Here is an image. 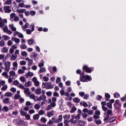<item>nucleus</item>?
<instances>
[{
  "mask_svg": "<svg viewBox=\"0 0 126 126\" xmlns=\"http://www.w3.org/2000/svg\"><path fill=\"white\" fill-rule=\"evenodd\" d=\"M80 80L82 82H87V80L88 81H91L92 78H91V76L86 75V76H81L80 77Z\"/></svg>",
  "mask_w": 126,
  "mask_h": 126,
  "instance_id": "nucleus-1",
  "label": "nucleus"
},
{
  "mask_svg": "<svg viewBox=\"0 0 126 126\" xmlns=\"http://www.w3.org/2000/svg\"><path fill=\"white\" fill-rule=\"evenodd\" d=\"M42 87L46 89H52L54 88V85L52 84V82H51L44 83L42 84Z\"/></svg>",
  "mask_w": 126,
  "mask_h": 126,
  "instance_id": "nucleus-2",
  "label": "nucleus"
},
{
  "mask_svg": "<svg viewBox=\"0 0 126 126\" xmlns=\"http://www.w3.org/2000/svg\"><path fill=\"white\" fill-rule=\"evenodd\" d=\"M11 65V63L9 62H7L4 63V69L5 71L8 72L10 70V66Z\"/></svg>",
  "mask_w": 126,
  "mask_h": 126,
  "instance_id": "nucleus-3",
  "label": "nucleus"
},
{
  "mask_svg": "<svg viewBox=\"0 0 126 126\" xmlns=\"http://www.w3.org/2000/svg\"><path fill=\"white\" fill-rule=\"evenodd\" d=\"M16 123L20 126H27V123L20 119H18Z\"/></svg>",
  "mask_w": 126,
  "mask_h": 126,
  "instance_id": "nucleus-4",
  "label": "nucleus"
},
{
  "mask_svg": "<svg viewBox=\"0 0 126 126\" xmlns=\"http://www.w3.org/2000/svg\"><path fill=\"white\" fill-rule=\"evenodd\" d=\"M3 10L5 13H10L11 12V9H10V6H5L3 7Z\"/></svg>",
  "mask_w": 126,
  "mask_h": 126,
  "instance_id": "nucleus-5",
  "label": "nucleus"
},
{
  "mask_svg": "<svg viewBox=\"0 0 126 126\" xmlns=\"http://www.w3.org/2000/svg\"><path fill=\"white\" fill-rule=\"evenodd\" d=\"M21 89L24 90V93L26 95H31V92L30 91V89L28 88H25L24 86V88H21Z\"/></svg>",
  "mask_w": 126,
  "mask_h": 126,
  "instance_id": "nucleus-6",
  "label": "nucleus"
},
{
  "mask_svg": "<svg viewBox=\"0 0 126 126\" xmlns=\"http://www.w3.org/2000/svg\"><path fill=\"white\" fill-rule=\"evenodd\" d=\"M37 101H47V96L45 95H41L37 99Z\"/></svg>",
  "mask_w": 126,
  "mask_h": 126,
  "instance_id": "nucleus-7",
  "label": "nucleus"
},
{
  "mask_svg": "<svg viewBox=\"0 0 126 126\" xmlns=\"http://www.w3.org/2000/svg\"><path fill=\"white\" fill-rule=\"evenodd\" d=\"M13 84L14 85H16V86H17V87H19V88H24V86L21 85V84H20L19 82H18V81L17 80H15Z\"/></svg>",
  "mask_w": 126,
  "mask_h": 126,
  "instance_id": "nucleus-8",
  "label": "nucleus"
},
{
  "mask_svg": "<svg viewBox=\"0 0 126 126\" xmlns=\"http://www.w3.org/2000/svg\"><path fill=\"white\" fill-rule=\"evenodd\" d=\"M56 104L55 103H50V105H48L46 108V111H50V110H52L53 108H55L56 107Z\"/></svg>",
  "mask_w": 126,
  "mask_h": 126,
  "instance_id": "nucleus-9",
  "label": "nucleus"
},
{
  "mask_svg": "<svg viewBox=\"0 0 126 126\" xmlns=\"http://www.w3.org/2000/svg\"><path fill=\"white\" fill-rule=\"evenodd\" d=\"M31 27H32V30H30L29 29H28L26 30V33L27 34H28V35H30V34H31L32 32H33V31H34V24H32L31 25Z\"/></svg>",
  "mask_w": 126,
  "mask_h": 126,
  "instance_id": "nucleus-10",
  "label": "nucleus"
},
{
  "mask_svg": "<svg viewBox=\"0 0 126 126\" xmlns=\"http://www.w3.org/2000/svg\"><path fill=\"white\" fill-rule=\"evenodd\" d=\"M6 23H7V20L6 19H3L2 21L0 22V27H1V28L4 27V25Z\"/></svg>",
  "mask_w": 126,
  "mask_h": 126,
  "instance_id": "nucleus-11",
  "label": "nucleus"
},
{
  "mask_svg": "<svg viewBox=\"0 0 126 126\" xmlns=\"http://www.w3.org/2000/svg\"><path fill=\"white\" fill-rule=\"evenodd\" d=\"M25 60L26 61H27V62H28V65H29V66H30L33 64V60L29 58H27L25 59Z\"/></svg>",
  "mask_w": 126,
  "mask_h": 126,
  "instance_id": "nucleus-12",
  "label": "nucleus"
},
{
  "mask_svg": "<svg viewBox=\"0 0 126 126\" xmlns=\"http://www.w3.org/2000/svg\"><path fill=\"white\" fill-rule=\"evenodd\" d=\"M32 81L33 83H34L35 86H39V85H40V82L38 81V80H37V78L33 77L32 78Z\"/></svg>",
  "mask_w": 126,
  "mask_h": 126,
  "instance_id": "nucleus-13",
  "label": "nucleus"
},
{
  "mask_svg": "<svg viewBox=\"0 0 126 126\" xmlns=\"http://www.w3.org/2000/svg\"><path fill=\"white\" fill-rule=\"evenodd\" d=\"M83 69L85 70L86 72H87L88 73H91V69L89 68L87 65L84 66Z\"/></svg>",
  "mask_w": 126,
  "mask_h": 126,
  "instance_id": "nucleus-14",
  "label": "nucleus"
},
{
  "mask_svg": "<svg viewBox=\"0 0 126 126\" xmlns=\"http://www.w3.org/2000/svg\"><path fill=\"white\" fill-rule=\"evenodd\" d=\"M11 41L15 42L16 44H19V43H20V39L15 37H12Z\"/></svg>",
  "mask_w": 126,
  "mask_h": 126,
  "instance_id": "nucleus-15",
  "label": "nucleus"
},
{
  "mask_svg": "<svg viewBox=\"0 0 126 126\" xmlns=\"http://www.w3.org/2000/svg\"><path fill=\"white\" fill-rule=\"evenodd\" d=\"M10 77H12V78H15V76H16V74L14 71H10L9 72Z\"/></svg>",
  "mask_w": 126,
  "mask_h": 126,
  "instance_id": "nucleus-16",
  "label": "nucleus"
},
{
  "mask_svg": "<svg viewBox=\"0 0 126 126\" xmlns=\"http://www.w3.org/2000/svg\"><path fill=\"white\" fill-rule=\"evenodd\" d=\"M9 27L10 28L12 31H14L15 32L16 31V28L14 27V25L13 24H10L9 25Z\"/></svg>",
  "mask_w": 126,
  "mask_h": 126,
  "instance_id": "nucleus-17",
  "label": "nucleus"
},
{
  "mask_svg": "<svg viewBox=\"0 0 126 126\" xmlns=\"http://www.w3.org/2000/svg\"><path fill=\"white\" fill-rule=\"evenodd\" d=\"M12 65L13 70H17V67L18 66V64L17 63V62H13L12 63Z\"/></svg>",
  "mask_w": 126,
  "mask_h": 126,
  "instance_id": "nucleus-18",
  "label": "nucleus"
},
{
  "mask_svg": "<svg viewBox=\"0 0 126 126\" xmlns=\"http://www.w3.org/2000/svg\"><path fill=\"white\" fill-rule=\"evenodd\" d=\"M33 75H34V73H33V72L29 71L25 74V77H26V78H29V76L32 77Z\"/></svg>",
  "mask_w": 126,
  "mask_h": 126,
  "instance_id": "nucleus-19",
  "label": "nucleus"
},
{
  "mask_svg": "<svg viewBox=\"0 0 126 126\" xmlns=\"http://www.w3.org/2000/svg\"><path fill=\"white\" fill-rule=\"evenodd\" d=\"M32 86V82L30 81H28L27 82H25V86L26 87H30V86Z\"/></svg>",
  "mask_w": 126,
  "mask_h": 126,
  "instance_id": "nucleus-20",
  "label": "nucleus"
},
{
  "mask_svg": "<svg viewBox=\"0 0 126 126\" xmlns=\"http://www.w3.org/2000/svg\"><path fill=\"white\" fill-rule=\"evenodd\" d=\"M80 117H81V114H77V116L72 115V120L74 119L75 120H80Z\"/></svg>",
  "mask_w": 126,
  "mask_h": 126,
  "instance_id": "nucleus-21",
  "label": "nucleus"
},
{
  "mask_svg": "<svg viewBox=\"0 0 126 126\" xmlns=\"http://www.w3.org/2000/svg\"><path fill=\"white\" fill-rule=\"evenodd\" d=\"M2 38L4 41H8V40H10V37L6 35H3Z\"/></svg>",
  "mask_w": 126,
  "mask_h": 126,
  "instance_id": "nucleus-22",
  "label": "nucleus"
},
{
  "mask_svg": "<svg viewBox=\"0 0 126 126\" xmlns=\"http://www.w3.org/2000/svg\"><path fill=\"white\" fill-rule=\"evenodd\" d=\"M54 115H55V112H54V111H52L50 112H48L47 116V117L50 118L51 117H53V116H54Z\"/></svg>",
  "mask_w": 126,
  "mask_h": 126,
  "instance_id": "nucleus-23",
  "label": "nucleus"
},
{
  "mask_svg": "<svg viewBox=\"0 0 126 126\" xmlns=\"http://www.w3.org/2000/svg\"><path fill=\"white\" fill-rule=\"evenodd\" d=\"M35 93L36 95H40L42 93V89L40 88L36 89L35 91Z\"/></svg>",
  "mask_w": 126,
  "mask_h": 126,
  "instance_id": "nucleus-24",
  "label": "nucleus"
},
{
  "mask_svg": "<svg viewBox=\"0 0 126 126\" xmlns=\"http://www.w3.org/2000/svg\"><path fill=\"white\" fill-rule=\"evenodd\" d=\"M34 108L35 110H39L41 108V105H40V102L39 103H36L34 105Z\"/></svg>",
  "mask_w": 126,
  "mask_h": 126,
  "instance_id": "nucleus-25",
  "label": "nucleus"
},
{
  "mask_svg": "<svg viewBox=\"0 0 126 126\" xmlns=\"http://www.w3.org/2000/svg\"><path fill=\"white\" fill-rule=\"evenodd\" d=\"M22 28L23 30V31H25L26 28H29V24L28 23H26L24 26H22Z\"/></svg>",
  "mask_w": 126,
  "mask_h": 126,
  "instance_id": "nucleus-26",
  "label": "nucleus"
},
{
  "mask_svg": "<svg viewBox=\"0 0 126 126\" xmlns=\"http://www.w3.org/2000/svg\"><path fill=\"white\" fill-rule=\"evenodd\" d=\"M57 120V123L59 124V123H61L62 121H63V115H60L58 116Z\"/></svg>",
  "mask_w": 126,
  "mask_h": 126,
  "instance_id": "nucleus-27",
  "label": "nucleus"
},
{
  "mask_svg": "<svg viewBox=\"0 0 126 126\" xmlns=\"http://www.w3.org/2000/svg\"><path fill=\"white\" fill-rule=\"evenodd\" d=\"M1 51L3 53H7L8 52V48L7 47H2Z\"/></svg>",
  "mask_w": 126,
  "mask_h": 126,
  "instance_id": "nucleus-28",
  "label": "nucleus"
},
{
  "mask_svg": "<svg viewBox=\"0 0 126 126\" xmlns=\"http://www.w3.org/2000/svg\"><path fill=\"white\" fill-rule=\"evenodd\" d=\"M1 75L2 76H4L5 78L8 79V77H9V76H8V74H7V72H3Z\"/></svg>",
  "mask_w": 126,
  "mask_h": 126,
  "instance_id": "nucleus-29",
  "label": "nucleus"
},
{
  "mask_svg": "<svg viewBox=\"0 0 126 126\" xmlns=\"http://www.w3.org/2000/svg\"><path fill=\"white\" fill-rule=\"evenodd\" d=\"M16 16L15 13H12L10 14V20L11 21H13V18H14Z\"/></svg>",
  "mask_w": 126,
  "mask_h": 126,
  "instance_id": "nucleus-30",
  "label": "nucleus"
},
{
  "mask_svg": "<svg viewBox=\"0 0 126 126\" xmlns=\"http://www.w3.org/2000/svg\"><path fill=\"white\" fill-rule=\"evenodd\" d=\"M13 94H12V93H10V92H6L5 94H4V96L5 97H11V96H12Z\"/></svg>",
  "mask_w": 126,
  "mask_h": 126,
  "instance_id": "nucleus-31",
  "label": "nucleus"
},
{
  "mask_svg": "<svg viewBox=\"0 0 126 126\" xmlns=\"http://www.w3.org/2000/svg\"><path fill=\"white\" fill-rule=\"evenodd\" d=\"M39 118H40V115H39V114H35L33 116V119L34 121H36V120H39Z\"/></svg>",
  "mask_w": 126,
  "mask_h": 126,
  "instance_id": "nucleus-32",
  "label": "nucleus"
},
{
  "mask_svg": "<svg viewBox=\"0 0 126 126\" xmlns=\"http://www.w3.org/2000/svg\"><path fill=\"white\" fill-rule=\"evenodd\" d=\"M78 124L79 125V126H84L85 125V122L84 121H82L81 120H79L78 122Z\"/></svg>",
  "mask_w": 126,
  "mask_h": 126,
  "instance_id": "nucleus-33",
  "label": "nucleus"
},
{
  "mask_svg": "<svg viewBox=\"0 0 126 126\" xmlns=\"http://www.w3.org/2000/svg\"><path fill=\"white\" fill-rule=\"evenodd\" d=\"M17 55H12L11 57V61H15L17 59Z\"/></svg>",
  "mask_w": 126,
  "mask_h": 126,
  "instance_id": "nucleus-34",
  "label": "nucleus"
},
{
  "mask_svg": "<svg viewBox=\"0 0 126 126\" xmlns=\"http://www.w3.org/2000/svg\"><path fill=\"white\" fill-rule=\"evenodd\" d=\"M105 98H106V101H109V99L111 98V95H110V94L108 93H106L105 94Z\"/></svg>",
  "mask_w": 126,
  "mask_h": 126,
  "instance_id": "nucleus-35",
  "label": "nucleus"
},
{
  "mask_svg": "<svg viewBox=\"0 0 126 126\" xmlns=\"http://www.w3.org/2000/svg\"><path fill=\"white\" fill-rule=\"evenodd\" d=\"M116 117H112L108 120V123H113V122H115V121H116Z\"/></svg>",
  "mask_w": 126,
  "mask_h": 126,
  "instance_id": "nucleus-36",
  "label": "nucleus"
},
{
  "mask_svg": "<svg viewBox=\"0 0 126 126\" xmlns=\"http://www.w3.org/2000/svg\"><path fill=\"white\" fill-rule=\"evenodd\" d=\"M7 87H8L7 85H4L1 87V90H2V91H5V90H6V89H7Z\"/></svg>",
  "mask_w": 126,
  "mask_h": 126,
  "instance_id": "nucleus-37",
  "label": "nucleus"
},
{
  "mask_svg": "<svg viewBox=\"0 0 126 126\" xmlns=\"http://www.w3.org/2000/svg\"><path fill=\"white\" fill-rule=\"evenodd\" d=\"M46 71V68L45 67H42L39 70V73H43V72H45Z\"/></svg>",
  "mask_w": 126,
  "mask_h": 126,
  "instance_id": "nucleus-38",
  "label": "nucleus"
},
{
  "mask_svg": "<svg viewBox=\"0 0 126 126\" xmlns=\"http://www.w3.org/2000/svg\"><path fill=\"white\" fill-rule=\"evenodd\" d=\"M109 119H110V116H109V115H106V116L103 119L104 123H108V121H109Z\"/></svg>",
  "mask_w": 126,
  "mask_h": 126,
  "instance_id": "nucleus-39",
  "label": "nucleus"
},
{
  "mask_svg": "<svg viewBox=\"0 0 126 126\" xmlns=\"http://www.w3.org/2000/svg\"><path fill=\"white\" fill-rule=\"evenodd\" d=\"M12 2V0H7L5 2L4 4H6L7 5H9V4H11Z\"/></svg>",
  "mask_w": 126,
  "mask_h": 126,
  "instance_id": "nucleus-40",
  "label": "nucleus"
},
{
  "mask_svg": "<svg viewBox=\"0 0 126 126\" xmlns=\"http://www.w3.org/2000/svg\"><path fill=\"white\" fill-rule=\"evenodd\" d=\"M63 118L64 120H69L70 119V115H64Z\"/></svg>",
  "mask_w": 126,
  "mask_h": 126,
  "instance_id": "nucleus-41",
  "label": "nucleus"
},
{
  "mask_svg": "<svg viewBox=\"0 0 126 126\" xmlns=\"http://www.w3.org/2000/svg\"><path fill=\"white\" fill-rule=\"evenodd\" d=\"M21 54V56L23 57H27L28 56V54L26 51H22Z\"/></svg>",
  "mask_w": 126,
  "mask_h": 126,
  "instance_id": "nucleus-42",
  "label": "nucleus"
},
{
  "mask_svg": "<svg viewBox=\"0 0 126 126\" xmlns=\"http://www.w3.org/2000/svg\"><path fill=\"white\" fill-rule=\"evenodd\" d=\"M9 102V98H5L3 100V102L4 104H7Z\"/></svg>",
  "mask_w": 126,
  "mask_h": 126,
  "instance_id": "nucleus-43",
  "label": "nucleus"
},
{
  "mask_svg": "<svg viewBox=\"0 0 126 126\" xmlns=\"http://www.w3.org/2000/svg\"><path fill=\"white\" fill-rule=\"evenodd\" d=\"M81 105H83L85 108H86V107H88V104L87 103L84 102V101H82L80 102Z\"/></svg>",
  "mask_w": 126,
  "mask_h": 126,
  "instance_id": "nucleus-44",
  "label": "nucleus"
},
{
  "mask_svg": "<svg viewBox=\"0 0 126 126\" xmlns=\"http://www.w3.org/2000/svg\"><path fill=\"white\" fill-rule=\"evenodd\" d=\"M20 113H21V116H23L27 114V113L25 111H23V110L22 109L20 110Z\"/></svg>",
  "mask_w": 126,
  "mask_h": 126,
  "instance_id": "nucleus-45",
  "label": "nucleus"
},
{
  "mask_svg": "<svg viewBox=\"0 0 126 126\" xmlns=\"http://www.w3.org/2000/svg\"><path fill=\"white\" fill-rule=\"evenodd\" d=\"M20 47L21 49H22L23 50H25V49H27V46H26V45L24 44H21Z\"/></svg>",
  "mask_w": 126,
  "mask_h": 126,
  "instance_id": "nucleus-46",
  "label": "nucleus"
},
{
  "mask_svg": "<svg viewBox=\"0 0 126 126\" xmlns=\"http://www.w3.org/2000/svg\"><path fill=\"white\" fill-rule=\"evenodd\" d=\"M3 85H5V81L1 80L0 81V87L1 86H3Z\"/></svg>",
  "mask_w": 126,
  "mask_h": 126,
  "instance_id": "nucleus-47",
  "label": "nucleus"
},
{
  "mask_svg": "<svg viewBox=\"0 0 126 126\" xmlns=\"http://www.w3.org/2000/svg\"><path fill=\"white\" fill-rule=\"evenodd\" d=\"M24 72H25V71L22 69H19L18 71V73H19V74H23Z\"/></svg>",
  "mask_w": 126,
  "mask_h": 126,
  "instance_id": "nucleus-48",
  "label": "nucleus"
},
{
  "mask_svg": "<svg viewBox=\"0 0 126 126\" xmlns=\"http://www.w3.org/2000/svg\"><path fill=\"white\" fill-rule=\"evenodd\" d=\"M5 45V42H4V40H2L0 41V47H4Z\"/></svg>",
  "mask_w": 126,
  "mask_h": 126,
  "instance_id": "nucleus-49",
  "label": "nucleus"
},
{
  "mask_svg": "<svg viewBox=\"0 0 126 126\" xmlns=\"http://www.w3.org/2000/svg\"><path fill=\"white\" fill-rule=\"evenodd\" d=\"M76 110H77L76 108L74 106H73L71 110L70 111V113L72 114L73 113H74V112H75V111H76Z\"/></svg>",
  "mask_w": 126,
  "mask_h": 126,
  "instance_id": "nucleus-50",
  "label": "nucleus"
},
{
  "mask_svg": "<svg viewBox=\"0 0 126 126\" xmlns=\"http://www.w3.org/2000/svg\"><path fill=\"white\" fill-rule=\"evenodd\" d=\"M73 101L75 103H79L80 102V99L78 97L74 98Z\"/></svg>",
  "mask_w": 126,
  "mask_h": 126,
  "instance_id": "nucleus-51",
  "label": "nucleus"
},
{
  "mask_svg": "<svg viewBox=\"0 0 126 126\" xmlns=\"http://www.w3.org/2000/svg\"><path fill=\"white\" fill-rule=\"evenodd\" d=\"M30 14L32 16H34L36 14V11L34 10H31L30 12Z\"/></svg>",
  "mask_w": 126,
  "mask_h": 126,
  "instance_id": "nucleus-52",
  "label": "nucleus"
},
{
  "mask_svg": "<svg viewBox=\"0 0 126 126\" xmlns=\"http://www.w3.org/2000/svg\"><path fill=\"white\" fill-rule=\"evenodd\" d=\"M32 55L34 59H36V58H37V56H38V54L35 53V52H32Z\"/></svg>",
  "mask_w": 126,
  "mask_h": 126,
  "instance_id": "nucleus-53",
  "label": "nucleus"
},
{
  "mask_svg": "<svg viewBox=\"0 0 126 126\" xmlns=\"http://www.w3.org/2000/svg\"><path fill=\"white\" fill-rule=\"evenodd\" d=\"M3 110L4 111V112H8L9 110L8 107L5 106L3 107Z\"/></svg>",
  "mask_w": 126,
  "mask_h": 126,
  "instance_id": "nucleus-54",
  "label": "nucleus"
},
{
  "mask_svg": "<svg viewBox=\"0 0 126 126\" xmlns=\"http://www.w3.org/2000/svg\"><path fill=\"white\" fill-rule=\"evenodd\" d=\"M18 13H24V12H25V9H21L17 11Z\"/></svg>",
  "mask_w": 126,
  "mask_h": 126,
  "instance_id": "nucleus-55",
  "label": "nucleus"
},
{
  "mask_svg": "<svg viewBox=\"0 0 126 126\" xmlns=\"http://www.w3.org/2000/svg\"><path fill=\"white\" fill-rule=\"evenodd\" d=\"M20 65H26V61H21L20 62Z\"/></svg>",
  "mask_w": 126,
  "mask_h": 126,
  "instance_id": "nucleus-56",
  "label": "nucleus"
},
{
  "mask_svg": "<svg viewBox=\"0 0 126 126\" xmlns=\"http://www.w3.org/2000/svg\"><path fill=\"white\" fill-rule=\"evenodd\" d=\"M20 80H21L22 82H25V81H26V79L24 77L22 76L20 78Z\"/></svg>",
  "mask_w": 126,
  "mask_h": 126,
  "instance_id": "nucleus-57",
  "label": "nucleus"
},
{
  "mask_svg": "<svg viewBox=\"0 0 126 126\" xmlns=\"http://www.w3.org/2000/svg\"><path fill=\"white\" fill-rule=\"evenodd\" d=\"M20 97H21L20 94H15L14 99L15 100H17L18 99H20Z\"/></svg>",
  "mask_w": 126,
  "mask_h": 126,
  "instance_id": "nucleus-58",
  "label": "nucleus"
},
{
  "mask_svg": "<svg viewBox=\"0 0 126 126\" xmlns=\"http://www.w3.org/2000/svg\"><path fill=\"white\" fill-rule=\"evenodd\" d=\"M25 118H26V120H29L31 119V116L29 114H27L25 116Z\"/></svg>",
  "mask_w": 126,
  "mask_h": 126,
  "instance_id": "nucleus-59",
  "label": "nucleus"
},
{
  "mask_svg": "<svg viewBox=\"0 0 126 126\" xmlns=\"http://www.w3.org/2000/svg\"><path fill=\"white\" fill-rule=\"evenodd\" d=\"M56 101H57L56 97H52V102H51V104H56Z\"/></svg>",
  "mask_w": 126,
  "mask_h": 126,
  "instance_id": "nucleus-60",
  "label": "nucleus"
},
{
  "mask_svg": "<svg viewBox=\"0 0 126 126\" xmlns=\"http://www.w3.org/2000/svg\"><path fill=\"white\" fill-rule=\"evenodd\" d=\"M43 79L45 82H48V81L49 80V77L47 76H44L43 77Z\"/></svg>",
  "mask_w": 126,
  "mask_h": 126,
  "instance_id": "nucleus-61",
  "label": "nucleus"
},
{
  "mask_svg": "<svg viewBox=\"0 0 126 126\" xmlns=\"http://www.w3.org/2000/svg\"><path fill=\"white\" fill-rule=\"evenodd\" d=\"M11 48L13 49V50L17 49V44H13L11 46Z\"/></svg>",
  "mask_w": 126,
  "mask_h": 126,
  "instance_id": "nucleus-62",
  "label": "nucleus"
},
{
  "mask_svg": "<svg viewBox=\"0 0 126 126\" xmlns=\"http://www.w3.org/2000/svg\"><path fill=\"white\" fill-rule=\"evenodd\" d=\"M29 113L31 115H32V114H35V110L34 109H31L29 111Z\"/></svg>",
  "mask_w": 126,
  "mask_h": 126,
  "instance_id": "nucleus-63",
  "label": "nucleus"
},
{
  "mask_svg": "<svg viewBox=\"0 0 126 126\" xmlns=\"http://www.w3.org/2000/svg\"><path fill=\"white\" fill-rule=\"evenodd\" d=\"M19 7H25V4H24V3L21 2L19 4Z\"/></svg>",
  "mask_w": 126,
  "mask_h": 126,
  "instance_id": "nucleus-64",
  "label": "nucleus"
}]
</instances>
